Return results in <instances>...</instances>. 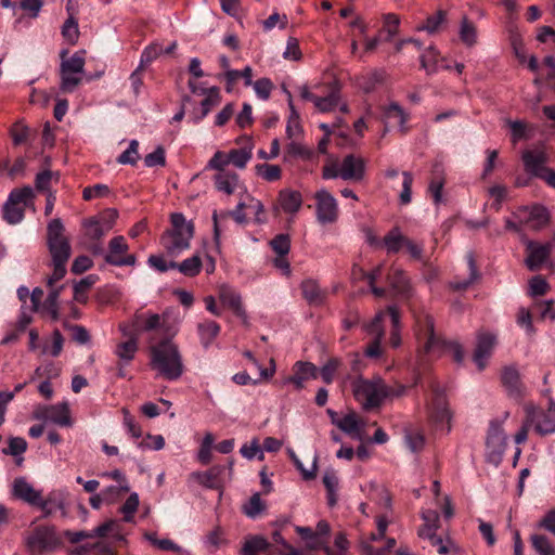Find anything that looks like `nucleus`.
<instances>
[{
    "label": "nucleus",
    "mask_w": 555,
    "mask_h": 555,
    "mask_svg": "<svg viewBox=\"0 0 555 555\" xmlns=\"http://www.w3.org/2000/svg\"><path fill=\"white\" fill-rule=\"evenodd\" d=\"M531 543L534 551L540 555H555V548L550 539L543 534H532Z\"/></svg>",
    "instance_id": "nucleus-58"
},
{
    "label": "nucleus",
    "mask_w": 555,
    "mask_h": 555,
    "mask_svg": "<svg viewBox=\"0 0 555 555\" xmlns=\"http://www.w3.org/2000/svg\"><path fill=\"white\" fill-rule=\"evenodd\" d=\"M118 218V212L115 209L105 211L100 219H93L86 223L89 229V235L93 240L102 238L108 231H111Z\"/></svg>",
    "instance_id": "nucleus-21"
},
{
    "label": "nucleus",
    "mask_w": 555,
    "mask_h": 555,
    "mask_svg": "<svg viewBox=\"0 0 555 555\" xmlns=\"http://www.w3.org/2000/svg\"><path fill=\"white\" fill-rule=\"evenodd\" d=\"M219 300L224 307H228L232 312L240 318L244 323H247L248 315L243 305L241 294L228 284H221L218 288Z\"/></svg>",
    "instance_id": "nucleus-18"
},
{
    "label": "nucleus",
    "mask_w": 555,
    "mask_h": 555,
    "mask_svg": "<svg viewBox=\"0 0 555 555\" xmlns=\"http://www.w3.org/2000/svg\"><path fill=\"white\" fill-rule=\"evenodd\" d=\"M85 68V51H77L70 57L62 60L60 66V88L64 92H73L82 80Z\"/></svg>",
    "instance_id": "nucleus-10"
},
{
    "label": "nucleus",
    "mask_w": 555,
    "mask_h": 555,
    "mask_svg": "<svg viewBox=\"0 0 555 555\" xmlns=\"http://www.w3.org/2000/svg\"><path fill=\"white\" fill-rule=\"evenodd\" d=\"M144 539L162 551L181 552V547L170 539H158L155 532L144 533Z\"/></svg>",
    "instance_id": "nucleus-54"
},
{
    "label": "nucleus",
    "mask_w": 555,
    "mask_h": 555,
    "mask_svg": "<svg viewBox=\"0 0 555 555\" xmlns=\"http://www.w3.org/2000/svg\"><path fill=\"white\" fill-rule=\"evenodd\" d=\"M421 67L428 74H435L439 69H450V65L440 63V53L439 51L430 46L428 47L420 56Z\"/></svg>",
    "instance_id": "nucleus-30"
},
{
    "label": "nucleus",
    "mask_w": 555,
    "mask_h": 555,
    "mask_svg": "<svg viewBox=\"0 0 555 555\" xmlns=\"http://www.w3.org/2000/svg\"><path fill=\"white\" fill-rule=\"evenodd\" d=\"M163 54V46L160 43H152L144 48L140 57V68H144Z\"/></svg>",
    "instance_id": "nucleus-62"
},
{
    "label": "nucleus",
    "mask_w": 555,
    "mask_h": 555,
    "mask_svg": "<svg viewBox=\"0 0 555 555\" xmlns=\"http://www.w3.org/2000/svg\"><path fill=\"white\" fill-rule=\"evenodd\" d=\"M122 425L132 439H140L143 435L142 427L127 409H122Z\"/></svg>",
    "instance_id": "nucleus-56"
},
{
    "label": "nucleus",
    "mask_w": 555,
    "mask_h": 555,
    "mask_svg": "<svg viewBox=\"0 0 555 555\" xmlns=\"http://www.w3.org/2000/svg\"><path fill=\"white\" fill-rule=\"evenodd\" d=\"M405 389L403 385L388 386L379 376L371 379L359 377L352 383L354 399L366 411L379 408L387 399L401 397Z\"/></svg>",
    "instance_id": "nucleus-2"
},
{
    "label": "nucleus",
    "mask_w": 555,
    "mask_h": 555,
    "mask_svg": "<svg viewBox=\"0 0 555 555\" xmlns=\"http://www.w3.org/2000/svg\"><path fill=\"white\" fill-rule=\"evenodd\" d=\"M415 335L420 345L418 357L423 363L424 357L428 360L438 359L451 352L454 360L461 363L464 359L462 346L455 341H447L435 334L434 320L429 314L418 315L415 319Z\"/></svg>",
    "instance_id": "nucleus-1"
},
{
    "label": "nucleus",
    "mask_w": 555,
    "mask_h": 555,
    "mask_svg": "<svg viewBox=\"0 0 555 555\" xmlns=\"http://www.w3.org/2000/svg\"><path fill=\"white\" fill-rule=\"evenodd\" d=\"M240 453L247 460H254L257 457L258 460L262 461L264 457L263 450L260 447L257 438H254L249 444H243L240 449Z\"/></svg>",
    "instance_id": "nucleus-63"
},
{
    "label": "nucleus",
    "mask_w": 555,
    "mask_h": 555,
    "mask_svg": "<svg viewBox=\"0 0 555 555\" xmlns=\"http://www.w3.org/2000/svg\"><path fill=\"white\" fill-rule=\"evenodd\" d=\"M496 346V335L490 332H479L473 360L479 371L485 370L488 360Z\"/></svg>",
    "instance_id": "nucleus-16"
},
{
    "label": "nucleus",
    "mask_w": 555,
    "mask_h": 555,
    "mask_svg": "<svg viewBox=\"0 0 555 555\" xmlns=\"http://www.w3.org/2000/svg\"><path fill=\"white\" fill-rule=\"evenodd\" d=\"M301 292L305 299L311 306H320L325 300V292L322 291L317 283V281L312 279L305 280L301 285Z\"/></svg>",
    "instance_id": "nucleus-35"
},
{
    "label": "nucleus",
    "mask_w": 555,
    "mask_h": 555,
    "mask_svg": "<svg viewBox=\"0 0 555 555\" xmlns=\"http://www.w3.org/2000/svg\"><path fill=\"white\" fill-rule=\"evenodd\" d=\"M229 164H232L238 169H244L248 162L251 159L250 149H233L228 153Z\"/></svg>",
    "instance_id": "nucleus-51"
},
{
    "label": "nucleus",
    "mask_w": 555,
    "mask_h": 555,
    "mask_svg": "<svg viewBox=\"0 0 555 555\" xmlns=\"http://www.w3.org/2000/svg\"><path fill=\"white\" fill-rule=\"evenodd\" d=\"M532 426L540 435L555 433V401L551 402L547 412L537 408L535 422Z\"/></svg>",
    "instance_id": "nucleus-28"
},
{
    "label": "nucleus",
    "mask_w": 555,
    "mask_h": 555,
    "mask_svg": "<svg viewBox=\"0 0 555 555\" xmlns=\"http://www.w3.org/2000/svg\"><path fill=\"white\" fill-rule=\"evenodd\" d=\"M222 472L223 467L214 466L206 472L192 473L190 475V479L205 488L216 489L219 487L220 475L222 474Z\"/></svg>",
    "instance_id": "nucleus-31"
},
{
    "label": "nucleus",
    "mask_w": 555,
    "mask_h": 555,
    "mask_svg": "<svg viewBox=\"0 0 555 555\" xmlns=\"http://www.w3.org/2000/svg\"><path fill=\"white\" fill-rule=\"evenodd\" d=\"M315 216L321 224H331L338 219V204L336 198L325 189L314 194Z\"/></svg>",
    "instance_id": "nucleus-15"
},
{
    "label": "nucleus",
    "mask_w": 555,
    "mask_h": 555,
    "mask_svg": "<svg viewBox=\"0 0 555 555\" xmlns=\"http://www.w3.org/2000/svg\"><path fill=\"white\" fill-rule=\"evenodd\" d=\"M13 495L30 505L37 506L41 491L36 490L24 477L16 478L12 487Z\"/></svg>",
    "instance_id": "nucleus-26"
},
{
    "label": "nucleus",
    "mask_w": 555,
    "mask_h": 555,
    "mask_svg": "<svg viewBox=\"0 0 555 555\" xmlns=\"http://www.w3.org/2000/svg\"><path fill=\"white\" fill-rule=\"evenodd\" d=\"M296 532L306 541L308 548L318 550L323 547L324 541L310 527L297 526Z\"/></svg>",
    "instance_id": "nucleus-57"
},
{
    "label": "nucleus",
    "mask_w": 555,
    "mask_h": 555,
    "mask_svg": "<svg viewBox=\"0 0 555 555\" xmlns=\"http://www.w3.org/2000/svg\"><path fill=\"white\" fill-rule=\"evenodd\" d=\"M408 117L403 108L396 103L389 104L385 109L386 124L390 127L399 128L402 132L406 131Z\"/></svg>",
    "instance_id": "nucleus-33"
},
{
    "label": "nucleus",
    "mask_w": 555,
    "mask_h": 555,
    "mask_svg": "<svg viewBox=\"0 0 555 555\" xmlns=\"http://www.w3.org/2000/svg\"><path fill=\"white\" fill-rule=\"evenodd\" d=\"M44 514V516L51 515L54 511L65 509V498L60 491H52L46 499L40 494V502L37 505Z\"/></svg>",
    "instance_id": "nucleus-36"
},
{
    "label": "nucleus",
    "mask_w": 555,
    "mask_h": 555,
    "mask_svg": "<svg viewBox=\"0 0 555 555\" xmlns=\"http://www.w3.org/2000/svg\"><path fill=\"white\" fill-rule=\"evenodd\" d=\"M62 35L68 43L74 44L77 42L79 37V27L74 17L70 16L65 21L62 27Z\"/></svg>",
    "instance_id": "nucleus-64"
},
{
    "label": "nucleus",
    "mask_w": 555,
    "mask_h": 555,
    "mask_svg": "<svg viewBox=\"0 0 555 555\" xmlns=\"http://www.w3.org/2000/svg\"><path fill=\"white\" fill-rule=\"evenodd\" d=\"M428 414L430 422L436 429L446 431L451 430L452 413L449 409L444 391L435 389L431 401L428 405Z\"/></svg>",
    "instance_id": "nucleus-11"
},
{
    "label": "nucleus",
    "mask_w": 555,
    "mask_h": 555,
    "mask_svg": "<svg viewBox=\"0 0 555 555\" xmlns=\"http://www.w3.org/2000/svg\"><path fill=\"white\" fill-rule=\"evenodd\" d=\"M96 276L93 274L87 275L79 282L74 284V299L77 302L86 304L88 300V292L95 283Z\"/></svg>",
    "instance_id": "nucleus-48"
},
{
    "label": "nucleus",
    "mask_w": 555,
    "mask_h": 555,
    "mask_svg": "<svg viewBox=\"0 0 555 555\" xmlns=\"http://www.w3.org/2000/svg\"><path fill=\"white\" fill-rule=\"evenodd\" d=\"M294 370V375L289 377L288 382L294 384L297 390L302 389L307 380L318 376V369L311 362L298 361L295 363Z\"/></svg>",
    "instance_id": "nucleus-27"
},
{
    "label": "nucleus",
    "mask_w": 555,
    "mask_h": 555,
    "mask_svg": "<svg viewBox=\"0 0 555 555\" xmlns=\"http://www.w3.org/2000/svg\"><path fill=\"white\" fill-rule=\"evenodd\" d=\"M365 160L353 154H349L341 162L327 163L322 170L323 179L340 178L345 181L361 182L365 177Z\"/></svg>",
    "instance_id": "nucleus-5"
},
{
    "label": "nucleus",
    "mask_w": 555,
    "mask_h": 555,
    "mask_svg": "<svg viewBox=\"0 0 555 555\" xmlns=\"http://www.w3.org/2000/svg\"><path fill=\"white\" fill-rule=\"evenodd\" d=\"M139 158V142L137 140H131L126 151L117 157V163L120 165L134 166Z\"/></svg>",
    "instance_id": "nucleus-55"
},
{
    "label": "nucleus",
    "mask_w": 555,
    "mask_h": 555,
    "mask_svg": "<svg viewBox=\"0 0 555 555\" xmlns=\"http://www.w3.org/2000/svg\"><path fill=\"white\" fill-rule=\"evenodd\" d=\"M171 228L160 237V244L167 254L177 257L189 249L194 234V225L180 212H175L170 218Z\"/></svg>",
    "instance_id": "nucleus-4"
},
{
    "label": "nucleus",
    "mask_w": 555,
    "mask_h": 555,
    "mask_svg": "<svg viewBox=\"0 0 555 555\" xmlns=\"http://www.w3.org/2000/svg\"><path fill=\"white\" fill-rule=\"evenodd\" d=\"M138 352V339L131 337L126 341L116 345L114 353L119 359L121 365H128Z\"/></svg>",
    "instance_id": "nucleus-39"
},
{
    "label": "nucleus",
    "mask_w": 555,
    "mask_h": 555,
    "mask_svg": "<svg viewBox=\"0 0 555 555\" xmlns=\"http://www.w3.org/2000/svg\"><path fill=\"white\" fill-rule=\"evenodd\" d=\"M63 288L64 285H60L59 288L50 289L46 300L40 305V309L38 310L43 315L50 317L53 321L59 320L60 317L59 298Z\"/></svg>",
    "instance_id": "nucleus-34"
},
{
    "label": "nucleus",
    "mask_w": 555,
    "mask_h": 555,
    "mask_svg": "<svg viewBox=\"0 0 555 555\" xmlns=\"http://www.w3.org/2000/svg\"><path fill=\"white\" fill-rule=\"evenodd\" d=\"M525 170L533 177H538L545 168L548 160L543 150H526L521 154Z\"/></svg>",
    "instance_id": "nucleus-24"
},
{
    "label": "nucleus",
    "mask_w": 555,
    "mask_h": 555,
    "mask_svg": "<svg viewBox=\"0 0 555 555\" xmlns=\"http://www.w3.org/2000/svg\"><path fill=\"white\" fill-rule=\"evenodd\" d=\"M34 417L38 421L50 422L62 427H72L74 424L67 401L50 405H39L34 412Z\"/></svg>",
    "instance_id": "nucleus-13"
},
{
    "label": "nucleus",
    "mask_w": 555,
    "mask_h": 555,
    "mask_svg": "<svg viewBox=\"0 0 555 555\" xmlns=\"http://www.w3.org/2000/svg\"><path fill=\"white\" fill-rule=\"evenodd\" d=\"M62 545V537L52 526H39L26 539V546L34 555L52 552Z\"/></svg>",
    "instance_id": "nucleus-9"
},
{
    "label": "nucleus",
    "mask_w": 555,
    "mask_h": 555,
    "mask_svg": "<svg viewBox=\"0 0 555 555\" xmlns=\"http://www.w3.org/2000/svg\"><path fill=\"white\" fill-rule=\"evenodd\" d=\"M269 541L262 535H248L245 538L241 555H259L267 552L269 548Z\"/></svg>",
    "instance_id": "nucleus-37"
},
{
    "label": "nucleus",
    "mask_w": 555,
    "mask_h": 555,
    "mask_svg": "<svg viewBox=\"0 0 555 555\" xmlns=\"http://www.w3.org/2000/svg\"><path fill=\"white\" fill-rule=\"evenodd\" d=\"M386 315L390 317L392 330L390 333L389 343L393 348H398L401 345V336H400V314L396 306H389L387 311H384Z\"/></svg>",
    "instance_id": "nucleus-46"
},
{
    "label": "nucleus",
    "mask_w": 555,
    "mask_h": 555,
    "mask_svg": "<svg viewBox=\"0 0 555 555\" xmlns=\"http://www.w3.org/2000/svg\"><path fill=\"white\" fill-rule=\"evenodd\" d=\"M501 383L508 397L520 400L525 396V386L515 364L506 365L501 372Z\"/></svg>",
    "instance_id": "nucleus-17"
},
{
    "label": "nucleus",
    "mask_w": 555,
    "mask_h": 555,
    "mask_svg": "<svg viewBox=\"0 0 555 555\" xmlns=\"http://www.w3.org/2000/svg\"><path fill=\"white\" fill-rule=\"evenodd\" d=\"M214 180L216 189L227 195H231L242 188L238 176L231 171L218 172Z\"/></svg>",
    "instance_id": "nucleus-32"
},
{
    "label": "nucleus",
    "mask_w": 555,
    "mask_h": 555,
    "mask_svg": "<svg viewBox=\"0 0 555 555\" xmlns=\"http://www.w3.org/2000/svg\"><path fill=\"white\" fill-rule=\"evenodd\" d=\"M507 446V436L500 423L492 422L490 424L487 440L486 455L489 462L499 464Z\"/></svg>",
    "instance_id": "nucleus-14"
},
{
    "label": "nucleus",
    "mask_w": 555,
    "mask_h": 555,
    "mask_svg": "<svg viewBox=\"0 0 555 555\" xmlns=\"http://www.w3.org/2000/svg\"><path fill=\"white\" fill-rule=\"evenodd\" d=\"M424 525L418 529V537L428 540L431 546L436 547L440 555L457 552L456 546L450 539L443 540L436 534L439 527V515L436 511L426 509L422 512Z\"/></svg>",
    "instance_id": "nucleus-7"
},
{
    "label": "nucleus",
    "mask_w": 555,
    "mask_h": 555,
    "mask_svg": "<svg viewBox=\"0 0 555 555\" xmlns=\"http://www.w3.org/2000/svg\"><path fill=\"white\" fill-rule=\"evenodd\" d=\"M47 242L52 262H67L72 248L68 238L64 235V225L61 219H52L47 228Z\"/></svg>",
    "instance_id": "nucleus-8"
},
{
    "label": "nucleus",
    "mask_w": 555,
    "mask_h": 555,
    "mask_svg": "<svg viewBox=\"0 0 555 555\" xmlns=\"http://www.w3.org/2000/svg\"><path fill=\"white\" fill-rule=\"evenodd\" d=\"M150 365L158 376L168 380L179 379L184 365L178 346L171 339H163L150 347Z\"/></svg>",
    "instance_id": "nucleus-3"
},
{
    "label": "nucleus",
    "mask_w": 555,
    "mask_h": 555,
    "mask_svg": "<svg viewBox=\"0 0 555 555\" xmlns=\"http://www.w3.org/2000/svg\"><path fill=\"white\" fill-rule=\"evenodd\" d=\"M202 93L205 95V99L201 102L202 115L198 117V120L206 117L210 111L221 102L220 89L218 87L202 90Z\"/></svg>",
    "instance_id": "nucleus-44"
},
{
    "label": "nucleus",
    "mask_w": 555,
    "mask_h": 555,
    "mask_svg": "<svg viewBox=\"0 0 555 555\" xmlns=\"http://www.w3.org/2000/svg\"><path fill=\"white\" fill-rule=\"evenodd\" d=\"M104 259L106 263L114 267H134L137 264V256L129 253V245L122 235L114 236L108 242Z\"/></svg>",
    "instance_id": "nucleus-12"
},
{
    "label": "nucleus",
    "mask_w": 555,
    "mask_h": 555,
    "mask_svg": "<svg viewBox=\"0 0 555 555\" xmlns=\"http://www.w3.org/2000/svg\"><path fill=\"white\" fill-rule=\"evenodd\" d=\"M197 332L199 335L201 343L205 348H207L219 335L220 326L215 321L206 320L197 325Z\"/></svg>",
    "instance_id": "nucleus-43"
},
{
    "label": "nucleus",
    "mask_w": 555,
    "mask_h": 555,
    "mask_svg": "<svg viewBox=\"0 0 555 555\" xmlns=\"http://www.w3.org/2000/svg\"><path fill=\"white\" fill-rule=\"evenodd\" d=\"M302 206L301 193L291 189H284L279 192L275 211H283L287 215L295 216Z\"/></svg>",
    "instance_id": "nucleus-20"
},
{
    "label": "nucleus",
    "mask_w": 555,
    "mask_h": 555,
    "mask_svg": "<svg viewBox=\"0 0 555 555\" xmlns=\"http://www.w3.org/2000/svg\"><path fill=\"white\" fill-rule=\"evenodd\" d=\"M334 547L335 550H332L330 546L326 545V542L324 541L322 548L327 555H347V551L349 548V541L345 533L340 532L335 537Z\"/></svg>",
    "instance_id": "nucleus-60"
},
{
    "label": "nucleus",
    "mask_w": 555,
    "mask_h": 555,
    "mask_svg": "<svg viewBox=\"0 0 555 555\" xmlns=\"http://www.w3.org/2000/svg\"><path fill=\"white\" fill-rule=\"evenodd\" d=\"M526 418L520 427V429L516 433L514 440L516 444H521L527 441L528 433L532 424L535 422L537 415V406L532 403H527L524 406Z\"/></svg>",
    "instance_id": "nucleus-41"
},
{
    "label": "nucleus",
    "mask_w": 555,
    "mask_h": 555,
    "mask_svg": "<svg viewBox=\"0 0 555 555\" xmlns=\"http://www.w3.org/2000/svg\"><path fill=\"white\" fill-rule=\"evenodd\" d=\"M527 251L526 264L529 270L534 271L548 258L551 246L550 244H538L530 241L527 243Z\"/></svg>",
    "instance_id": "nucleus-25"
},
{
    "label": "nucleus",
    "mask_w": 555,
    "mask_h": 555,
    "mask_svg": "<svg viewBox=\"0 0 555 555\" xmlns=\"http://www.w3.org/2000/svg\"><path fill=\"white\" fill-rule=\"evenodd\" d=\"M388 283L391 289L398 295H406L410 291V283L405 273L396 267H391L388 276Z\"/></svg>",
    "instance_id": "nucleus-40"
},
{
    "label": "nucleus",
    "mask_w": 555,
    "mask_h": 555,
    "mask_svg": "<svg viewBox=\"0 0 555 555\" xmlns=\"http://www.w3.org/2000/svg\"><path fill=\"white\" fill-rule=\"evenodd\" d=\"M386 313L384 311H378L374 319L367 323L364 326V330L371 334L374 335V340L366 347L364 354L367 358H378L382 356V340L384 337V330H383V320L385 319Z\"/></svg>",
    "instance_id": "nucleus-19"
},
{
    "label": "nucleus",
    "mask_w": 555,
    "mask_h": 555,
    "mask_svg": "<svg viewBox=\"0 0 555 555\" xmlns=\"http://www.w3.org/2000/svg\"><path fill=\"white\" fill-rule=\"evenodd\" d=\"M140 504L139 495L137 492H132L125 503L121 505L119 512L124 516V521L126 522H132L134 519V514L138 511Z\"/></svg>",
    "instance_id": "nucleus-52"
},
{
    "label": "nucleus",
    "mask_w": 555,
    "mask_h": 555,
    "mask_svg": "<svg viewBox=\"0 0 555 555\" xmlns=\"http://www.w3.org/2000/svg\"><path fill=\"white\" fill-rule=\"evenodd\" d=\"M160 324V317L157 313H139L134 315L133 325L139 331L156 330Z\"/></svg>",
    "instance_id": "nucleus-47"
},
{
    "label": "nucleus",
    "mask_w": 555,
    "mask_h": 555,
    "mask_svg": "<svg viewBox=\"0 0 555 555\" xmlns=\"http://www.w3.org/2000/svg\"><path fill=\"white\" fill-rule=\"evenodd\" d=\"M339 103V93L337 91H333L327 96H318L315 99L314 106L321 113H327L334 111Z\"/></svg>",
    "instance_id": "nucleus-59"
},
{
    "label": "nucleus",
    "mask_w": 555,
    "mask_h": 555,
    "mask_svg": "<svg viewBox=\"0 0 555 555\" xmlns=\"http://www.w3.org/2000/svg\"><path fill=\"white\" fill-rule=\"evenodd\" d=\"M333 424L353 439L362 440L364 436L365 422L354 412L347 413L339 420H333Z\"/></svg>",
    "instance_id": "nucleus-22"
},
{
    "label": "nucleus",
    "mask_w": 555,
    "mask_h": 555,
    "mask_svg": "<svg viewBox=\"0 0 555 555\" xmlns=\"http://www.w3.org/2000/svg\"><path fill=\"white\" fill-rule=\"evenodd\" d=\"M245 202H240L231 211H215L212 215L215 240H219L221 234V227L229 219V217H232L238 224H245L247 222V212H245Z\"/></svg>",
    "instance_id": "nucleus-23"
},
{
    "label": "nucleus",
    "mask_w": 555,
    "mask_h": 555,
    "mask_svg": "<svg viewBox=\"0 0 555 555\" xmlns=\"http://www.w3.org/2000/svg\"><path fill=\"white\" fill-rule=\"evenodd\" d=\"M406 241L408 237L401 233L400 229L393 228L384 236L383 245L387 253L395 254L405 247Z\"/></svg>",
    "instance_id": "nucleus-42"
},
{
    "label": "nucleus",
    "mask_w": 555,
    "mask_h": 555,
    "mask_svg": "<svg viewBox=\"0 0 555 555\" xmlns=\"http://www.w3.org/2000/svg\"><path fill=\"white\" fill-rule=\"evenodd\" d=\"M459 37L461 42L468 48L476 46L478 42L477 26L467 16H463L461 20Z\"/></svg>",
    "instance_id": "nucleus-38"
},
{
    "label": "nucleus",
    "mask_w": 555,
    "mask_h": 555,
    "mask_svg": "<svg viewBox=\"0 0 555 555\" xmlns=\"http://www.w3.org/2000/svg\"><path fill=\"white\" fill-rule=\"evenodd\" d=\"M35 191L31 186L13 189L2 206V219L11 225L21 223L25 209L34 207Z\"/></svg>",
    "instance_id": "nucleus-6"
},
{
    "label": "nucleus",
    "mask_w": 555,
    "mask_h": 555,
    "mask_svg": "<svg viewBox=\"0 0 555 555\" xmlns=\"http://www.w3.org/2000/svg\"><path fill=\"white\" fill-rule=\"evenodd\" d=\"M214 443H215L214 435L211 433H206L201 442V446H199V449L197 452V460L199 463H202L204 465H207L210 463L211 450H212Z\"/></svg>",
    "instance_id": "nucleus-53"
},
{
    "label": "nucleus",
    "mask_w": 555,
    "mask_h": 555,
    "mask_svg": "<svg viewBox=\"0 0 555 555\" xmlns=\"http://www.w3.org/2000/svg\"><path fill=\"white\" fill-rule=\"evenodd\" d=\"M256 171L259 177L268 182L278 181L281 178V168L278 165L260 164L256 166Z\"/></svg>",
    "instance_id": "nucleus-61"
},
{
    "label": "nucleus",
    "mask_w": 555,
    "mask_h": 555,
    "mask_svg": "<svg viewBox=\"0 0 555 555\" xmlns=\"http://www.w3.org/2000/svg\"><path fill=\"white\" fill-rule=\"evenodd\" d=\"M285 93L287 96V105L289 108V115L286 122V135L288 137V139H297L304 132L300 115L294 105L292 93L288 90H285Z\"/></svg>",
    "instance_id": "nucleus-29"
},
{
    "label": "nucleus",
    "mask_w": 555,
    "mask_h": 555,
    "mask_svg": "<svg viewBox=\"0 0 555 555\" xmlns=\"http://www.w3.org/2000/svg\"><path fill=\"white\" fill-rule=\"evenodd\" d=\"M519 212H528L529 217L527 222L531 224L532 228L539 229L545 225L548 221V212L543 206H532L531 208L524 207L519 210Z\"/></svg>",
    "instance_id": "nucleus-45"
},
{
    "label": "nucleus",
    "mask_w": 555,
    "mask_h": 555,
    "mask_svg": "<svg viewBox=\"0 0 555 555\" xmlns=\"http://www.w3.org/2000/svg\"><path fill=\"white\" fill-rule=\"evenodd\" d=\"M203 263L198 255H193L184 259L182 262L177 263L176 269L185 276H196L202 270Z\"/></svg>",
    "instance_id": "nucleus-49"
},
{
    "label": "nucleus",
    "mask_w": 555,
    "mask_h": 555,
    "mask_svg": "<svg viewBox=\"0 0 555 555\" xmlns=\"http://www.w3.org/2000/svg\"><path fill=\"white\" fill-rule=\"evenodd\" d=\"M64 337L59 330H54L51 335V345L44 343L41 348L42 356L59 357L63 350Z\"/></svg>",
    "instance_id": "nucleus-50"
}]
</instances>
